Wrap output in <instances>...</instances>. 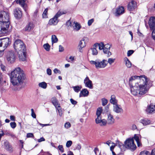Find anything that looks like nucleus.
<instances>
[{
  "mask_svg": "<svg viewBox=\"0 0 155 155\" xmlns=\"http://www.w3.org/2000/svg\"><path fill=\"white\" fill-rule=\"evenodd\" d=\"M135 79L136 77L134 76L129 79V83L131 94L134 96L144 94L147 91V77L145 75L141 76L139 83Z\"/></svg>",
  "mask_w": 155,
  "mask_h": 155,
  "instance_id": "nucleus-1",
  "label": "nucleus"
},
{
  "mask_svg": "<svg viewBox=\"0 0 155 155\" xmlns=\"http://www.w3.org/2000/svg\"><path fill=\"white\" fill-rule=\"evenodd\" d=\"M25 78V77L23 71L20 68H15L11 72L10 81L14 86H17L21 88Z\"/></svg>",
  "mask_w": 155,
  "mask_h": 155,
  "instance_id": "nucleus-2",
  "label": "nucleus"
},
{
  "mask_svg": "<svg viewBox=\"0 0 155 155\" xmlns=\"http://www.w3.org/2000/svg\"><path fill=\"white\" fill-rule=\"evenodd\" d=\"M9 13L8 10L0 11V35L6 33L9 27Z\"/></svg>",
  "mask_w": 155,
  "mask_h": 155,
  "instance_id": "nucleus-3",
  "label": "nucleus"
},
{
  "mask_svg": "<svg viewBox=\"0 0 155 155\" xmlns=\"http://www.w3.org/2000/svg\"><path fill=\"white\" fill-rule=\"evenodd\" d=\"M14 47L15 51L18 52L20 60L24 61L26 58V48L23 42L19 39H17L15 42Z\"/></svg>",
  "mask_w": 155,
  "mask_h": 155,
  "instance_id": "nucleus-4",
  "label": "nucleus"
},
{
  "mask_svg": "<svg viewBox=\"0 0 155 155\" xmlns=\"http://www.w3.org/2000/svg\"><path fill=\"white\" fill-rule=\"evenodd\" d=\"M90 63L91 64H94L97 69L104 68L107 64V61L105 59L102 61H100L98 59L96 60L95 61H91Z\"/></svg>",
  "mask_w": 155,
  "mask_h": 155,
  "instance_id": "nucleus-5",
  "label": "nucleus"
},
{
  "mask_svg": "<svg viewBox=\"0 0 155 155\" xmlns=\"http://www.w3.org/2000/svg\"><path fill=\"white\" fill-rule=\"evenodd\" d=\"M66 13V11L59 10L55 15L54 17L51 19L49 21V24L50 25H56L58 21V18L63 14Z\"/></svg>",
  "mask_w": 155,
  "mask_h": 155,
  "instance_id": "nucleus-6",
  "label": "nucleus"
},
{
  "mask_svg": "<svg viewBox=\"0 0 155 155\" xmlns=\"http://www.w3.org/2000/svg\"><path fill=\"white\" fill-rule=\"evenodd\" d=\"M124 143L125 147L127 149L134 151L136 148L133 138L127 139L125 141Z\"/></svg>",
  "mask_w": 155,
  "mask_h": 155,
  "instance_id": "nucleus-7",
  "label": "nucleus"
},
{
  "mask_svg": "<svg viewBox=\"0 0 155 155\" xmlns=\"http://www.w3.org/2000/svg\"><path fill=\"white\" fill-rule=\"evenodd\" d=\"M148 23L150 29L153 30L152 36L153 39L155 40V17L153 16L150 17Z\"/></svg>",
  "mask_w": 155,
  "mask_h": 155,
  "instance_id": "nucleus-8",
  "label": "nucleus"
},
{
  "mask_svg": "<svg viewBox=\"0 0 155 155\" xmlns=\"http://www.w3.org/2000/svg\"><path fill=\"white\" fill-rule=\"evenodd\" d=\"M16 57V54L13 51L8 52L6 55L7 60L10 63H12L15 61Z\"/></svg>",
  "mask_w": 155,
  "mask_h": 155,
  "instance_id": "nucleus-9",
  "label": "nucleus"
},
{
  "mask_svg": "<svg viewBox=\"0 0 155 155\" xmlns=\"http://www.w3.org/2000/svg\"><path fill=\"white\" fill-rule=\"evenodd\" d=\"M11 43V41L8 38L2 39V48H0V52L3 51Z\"/></svg>",
  "mask_w": 155,
  "mask_h": 155,
  "instance_id": "nucleus-10",
  "label": "nucleus"
},
{
  "mask_svg": "<svg viewBox=\"0 0 155 155\" xmlns=\"http://www.w3.org/2000/svg\"><path fill=\"white\" fill-rule=\"evenodd\" d=\"M88 41V39L87 37H84L80 41L78 46L80 51L81 52L82 49L86 46V44Z\"/></svg>",
  "mask_w": 155,
  "mask_h": 155,
  "instance_id": "nucleus-11",
  "label": "nucleus"
},
{
  "mask_svg": "<svg viewBox=\"0 0 155 155\" xmlns=\"http://www.w3.org/2000/svg\"><path fill=\"white\" fill-rule=\"evenodd\" d=\"M111 46V45L110 44H105L104 47L103 49L104 54H107L108 57H109L112 55L111 52L109 51Z\"/></svg>",
  "mask_w": 155,
  "mask_h": 155,
  "instance_id": "nucleus-12",
  "label": "nucleus"
},
{
  "mask_svg": "<svg viewBox=\"0 0 155 155\" xmlns=\"http://www.w3.org/2000/svg\"><path fill=\"white\" fill-rule=\"evenodd\" d=\"M84 83L85 87L91 89L93 88V85L92 81L90 80L88 77L87 76L84 80Z\"/></svg>",
  "mask_w": 155,
  "mask_h": 155,
  "instance_id": "nucleus-13",
  "label": "nucleus"
},
{
  "mask_svg": "<svg viewBox=\"0 0 155 155\" xmlns=\"http://www.w3.org/2000/svg\"><path fill=\"white\" fill-rule=\"evenodd\" d=\"M136 2L133 0L130 2L127 6V9L130 11H133L136 7Z\"/></svg>",
  "mask_w": 155,
  "mask_h": 155,
  "instance_id": "nucleus-14",
  "label": "nucleus"
},
{
  "mask_svg": "<svg viewBox=\"0 0 155 155\" xmlns=\"http://www.w3.org/2000/svg\"><path fill=\"white\" fill-rule=\"evenodd\" d=\"M155 110V104H150L147 107L146 111L148 113L151 114Z\"/></svg>",
  "mask_w": 155,
  "mask_h": 155,
  "instance_id": "nucleus-15",
  "label": "nucleus"
},
{
  "mask_svg": "<svg viewBox=\"0 0 155 155\" xmlns=\"http://www.w3.org/2000/svg\"><path fill=\"white\" fill-rule=\"evenodd\" d=\"M124 12V8L123 6L119 7L116 9L115 15L118 16L123 14Z\"/></svg>",
  "mask_w": 155,
  "mask_h": 155,
  "instance_id": "nucleus-16",
  "label": "nucleus"
},
{
  "mask_svg": "<svg viewBox=\"0 0 155 155\" xmlns=\"http://www.w3.org/2000/svg\"><path fill=\"white\" fill-rule=\"evenodd\" d=\"M15 17L18 18H20L22 16V12L19 8H16L14 11Z\"/></svg>",
  "mask_w": 155,
  "mask_h": 155,
  "instance_id": "nucleus-17",
  "label": "nucleus"
},
{
  "mask_svg": "<svg viewBox=\"0 0 155 155\" xmlns=\"http://www.w3.org/2000/svg\"><path fill=\"white\" fill-rule=\"evenodd\" d=\"M113 110L115 112L117 113H121L123 111L120 106L117 104L113 106Z\"/></svg>",
  "mask_w": 155,
  "mask_h": 155,
  "instance_id": "nucleus-18",
  "label": "nucleus"
},
{
  "mask_svg": "<svg viewBox=\"0 0 155 155\" xmlns=\"http://www.w3.org/2000/svg\"><path fill=\"white\" fill-rule=\"evenodd\" d=\"M107 121V124H112L114 122V119L113 116L110 114H109L108 115Z\"/></svg>",
  "mask_w": 155,
  "mask_h": 155,
  "instance_id": "nucleus-19",
  "label": "nucleus"
},
{
  "mask_svg": "<svg viewBox=\"0 0 155 155\" xmlns=\"http://www.w3.org/2000/svg\"><path fill=\"white\" fill-rule=\"evenodd\" d=\"M89 92L87 89H84L81 91L79 94V97H87L88 94Z\"/></svg>",
  "mask_w": 155,
  "mask_h": 155,
  "instance_id": "nucleus-20",
  "label": "nucleus"
},
{
  "mask_svg": "<svg viewBox=\"0 0 155 155\" xmlns=\"http://www.w3.org/2000/svg\"><path fill=\"white\" fill-rule=\"evenodd\" d=\"M105 45L103 42H101L100 43H97L94 44V47L97 48L98 46V48L99 50H101L103 49Z\"/></svg>",
  "mask_w": 155,
  "mask_h": 155,
  "instance_id": "nucleus-21",
  "label": "nucleus"
},
{
  "mask_svg": "<svg viewBox=\"0 0 155 155\" xmlns=\"http://www.w3.org/2000/svg\"><path fill=\"white\" fill-rule=\"evenodd\" d=\"M34 27L33 24L31 23H28L25 27L24 30L25 31H29L32 29Z\"/></svg>",
  "mask_w": 155,
  "mask_h": 155,
  "instance_id": "nucleus-22",
  "label": "nucleus"
},
{
  "mask_svg": "<svg viewBox=\"0 0 155 155\" xmlns=\"http://www.w3.org/2000/svg\"><path fill=\"white\" fill-rule=\"evenodd\" d=\"M97 47H94V45L93 46V47L91 48L89 50V52H91L92 55H97L98 54V52L96 49Z\"/></svg>",
  "mask_w": 155,
  "mask_h": 155,
  "instance_id": "nucleus-23",
  "label": "nucleus"
},
{
  "mask_svg": "<svg viewBox=\"0 0 155 155\" xmlns=\"http://www.w3.org/2000/svg\"><path fill=\"white\" fill-rule=\"evenodd\" d=\"M51 101L53 104L55 106L56 108L58 107V106H60V104H58V102L57 99L55 97H53L51 99Z\"/></svg>",
  "mask_w": 155,
  "mask_h": 155,
  "instance_id": "nucleus-24",
  "label": "nucleus"
},
{
  "mask_svg": "<svg viewBox=\"0 0 155 155\" xmlns=\"http://www.w3.org/2000/svg\"><path fill=\"white\" fill-rule=\"evenodd\" d=\"M110 102L114 105L117 104V101L116 99L115 96L114 95H113L111 96Z\"/></svg>",
  "mask_w": 155,
  "mask_h": 155,
  "instance_id": "nucleus-25",
  "label": "nucleus"
},
{
  "mask_svg": "<svg viewBox=\"0 0 155 155\" xmlns=\"http://www.w3.org/2000/svg\"><path fill=\"white\" fill-rule=\"evenodd\" d=\"M73 25L72 27L76 31H78L81 28V26L78 23H75V22H73Z\"/></svg>",
  "mask_w": 155,
  "mask_h": 155,
  "instance_id": "nucleus-26",
  "label": "nucleus"
},
{
  "mask_svg": "<svg viewBox=\"0 0 155 155\" xmlns=\"http://www.w3.org/2000/svg\"><path fill=\"white\" fill-rule=\"evenodd\" d=\"M133 138H134L136 141L137 146L138 147H140L141 145V143L140 141L139 136L136 134H135L134 137Z\"/></svg>",
  "mask_w": 155,
  "mask_h": 155,
  "instance_id": "nucleus-27",
  "label": "nucleus"
},
{
  "mask_svg": "<svg viewBox=\"0 0 155 155\" xmlns=\"http://www.w3.org/2000/svg\"><path fill=\"white\" fill-rule=\"evenodd\" d=\"M124 61L126 66L128 68H130L131 66V63L129 59L127 58H124Z\"/></svg>",
  "mask_w": 155,
  "mask_h": 155,
  "instance_id": "nucleus-28",
  "label": "nucleus"
},
{
  "mask_svg": "<svg viewBox=\"0 0 155 155\" xmlns=\"http://www.w3.org/2000/svg\"><path fill=\"white\" fill-rule=\"evenodd\" d=\"M51 40L52 45L54 43L57 42L58 41L57 38L55 35H52L51 36Z\"/></svg>",
  "mask_w": 155,
  "mask_h": 155,
  "instance_id": "nucleus-29",
  "label": "nucleus"
},
{
  "mask_svg": "<svg viewBox=\"0 0 155 155\" xmlns=\"http://www.w3.org/2000/svg\"><path fill=\"white\" fill-rule=\"evenodd\" d=\"M141 123L144 125H146L150 124V120L147 119H143L141 120Z\"/></svg>",
  "mask_w": 155,
  "mask_h": 155,
  "instance_id": "nucleus-30",
  "label": "nucleus"
},
{
  "mask_svg": "<svg viewBox=\"0 0 155 155\" xmlns=\"http://www.w3.org/2000/svg\"><path fill=\"white\" fill-rule=\"evenodd\" d=\"M39 86L40 87L43 89H45L47 87V84L45 82H43L39 83Z\"/></svg>",
  "mask_w": 155,
  "mask_h": 155,
  "instance_id": "nucleus-31",
  "label": "nucleus"
},
{
  "mask_svg": "<svg viewBox=\"0 0 155 155\" xmlns=\"http://www.w3.org/2000/svg\"><path fill=\"white\" fill-rule=\"evenodd\" d=\"M26 0H17L16 2L21 5L22 7H24Z\"/></svg>",
  "mask_w": 155,
  "mask_h": 155,
  "instance_id": "nucleus-32",
  "label": "nucleus"
},
{
  "mask_svg": "<svg viewBox=\"0 0 155 155\" xmlns=\"http://www.w3.org/2000/svg\"><path fill=\"white\" fill-rule=\"evenodd\" d=\"M43 47L44 49L47 51H49L50 48V46L47 43L43 45Z\"/></svg>",
  "mask_w": 155,
  "mask_h": 155,
  "instance_id": "nucleus-33",
  "label": "nucleus"
},
{
  "mask_svg": "<svg viewBox=\"0 0 155 155\" xmlns=\"http://www.w3.org/2000/svg\"><path fill=\"white\" fill-rule=\"evenodd\" d=\"M73 88L74 91L77 93L81 89V87L79 86H74L73 87Z\"/></svg>",
  "mask_w": 155,
  "mask_h": 155,
  "instance_id": "nucleus-34",
  "label": "nucleus"
},
{
  "mask_svg": "<svg viewBox=\"0 0 155 155\" xmlns=\"http://www.w3.org/2000/svg\"><path fill=\"white\" fill-rule=\"evenodd\" d=\"M107 121L105 119H103L101 120V122L99 124L101 126H104L106 125Z\"/></svg>",
  "mask_w": 155,
  "mask_h": 155,
  "instance_id": "nucleus-35",
  "label": "nucleus"
},
{
  "mask_svg": "<svg viewBox=\"0 0 155 155\" xmlns=\"http://www.w3.org/2000/svg\"><path fill=\"white\" fill-rule=\"evenodd\" d=\"M48 9L46 8L45 9L43 13L42 14V17L43 18H46L47 17V14L48 13Z\"/></svg>",
  "mask_w": 155,
  "mask_h": 155,
  "instance_id": "nucleus-36",
  "label": "nucleus"
},
{
  "mask_svg": "<svg viewBox=\"0 0 155 155\" xmlns=\"http://www.w3.org/2000/svg\"><path fill=\"white\" fill-rule=\"evenodd\" d=\"M102 112V109L101 107H99L97 110L96 115L97 116H100Z\"/></svg>",
  "mask_w": 155,
  "mask_h": 155,
  "instance_id": "nucleus-37",
  "label": "nucleus"
},
{
  "mask_svg": "<svg viewBox=\"0 0 155 155\" xmlns=\"http://www.w3.org/2000/svg\"><path fill=\"white\" fill-rule=\"evenodd\" d=\"M139 155H150V152L147 150L141 151Z\"/></svg>",
  "mask_w": 155,
  "mask_h": 155,
  "instance_id": "nucleus-38",
  "label": "nucleus"
},
{
  "mask_svg": "<svg viewBox=\"0 0 155 155\" xmlns=\"http://www.w3.org/2000/svg\"><path fill=\"white\" fill-rule=\"evenodd\" d=\"M101 120V118L100 116H97V117L95 119L96 123L97 124H99L100 123Z\"/></svg>",
  "mask_w": 155,
  "mask_h": 155,
  "instance_id": "nucleus-39",
  "label": "nucleus"
},
{
  "mask_svg": "<svg viewBox=\"0 0 155 155\" xmlns=\"http://www.w3.org/2000/svg\"><path fill=\"white\" fill-rule=\"evenodd\" d=\"M115 60V58H109L107 61V63H108L110 65H111L114 62Z\"/></svg>",
  "mask_w": 155,
  "mask_h": 155,
  "instance_id": "nucleus-40",
  "label": "nucleus"
},
{
  "mask_svg": "<svg viewBox=\"0 0 155 155\" xmlns=\"http://www.w3.org/2000/svg\"><path fill=\"white\" fill-rule=\"evenodd\" d=\"M59 113V115L60 116H61L62 114V111L61 110V108L60 106H58V107L56 108Z\"/></svg>",
  "mask_w": 155,
  "mask_h": 155,
  "instance_id": "nucleus-41",
  "label": "nucleus"
},
{
  "mask_svg": "<svg viewBox=\"0 0 155 155\" xmlns=\"http://www.w3.org/2000/svg\"><path fill=\"white\" fill-rule=\"evenodd\" d=\"M102 102V105L103 106L105 105L107 103V99L105 98H103L101 99Z\"/></svg>",
  "mask_w": 155,
  "mask_h": 155,
  "instance_id": "nucleus-42",
  "label": "nucleus"
},
{
  "mask_svg": "<svg viewBox=\"0 0 155 155\" xmlns=\"http://www.w3.org/2000/svg\"><path fill=\"white\" fill-rule=\"evenodd\" d=\"M72 143L71 140H69L67 141L66 143V147H70L72 145Z\"/></svg>",
  "mask_w": 155,
  "mask_h": 155,
  "instance_id": "nucleus-43",
  "label": "nucleus"
},
{
  "mask_svg": "<svg viewBox=\"0 0 155 155\" xmlns=\"http://www.w3.org/2000/svg\"><path fill=\"white\" fill-rule=\"evenodd\" d=\"M10 125L12 128L14 129L16 126V124L15 122H11Z\"/></svg>",
  "mask_w": 155,
  "mask_h": 155,
  "instance_id": "nucleus-44",
  "label": "nucleus"
},
{
  "mask_svg": "<svg viewBox=\"0 0 155 155\" xmlns=\"http://www.w3.org/2000/svg\"><path fill=\"white\" fill-rule=\"evenodd\" d=\"M94 19L93 18L89 20L87 22V24L89 26H91L92 24L94 22Z\"/></svg>",
  "mask_w": 155,
  "mask_h": 155,
  "instance_id": "nucleus-45",
  "label": "nucleus"
},
{
  "mask_svg": "<svg viewBox=\"0 0 155 155\" xmlns=\"http://www.w3.org/2000/svg\"><path fill=\"white\" fill-rule=\"evenodd\" d=\"M31 116L34 118H36V115L35 113L34 112V110L32 108L31 109Z\"/></svg>",
  "mask_w": 155,
  "mask_h": 155,
  "instance_id": "nucleus-46",
  "label": "nucleus"
},
{
  "mask_svg": "<svg viewBox=\"0 0 155 155\" xmlns=\"http://www.w3.org/2000/svg\"><path fill=\"white\" fill-rule=\"evenodd\" d=\"M71 126V124L69 122H66L65 124L64 127L67 129H68Z\"/></svg>",
  "mask_w": 155,
  "mask_h": 155,
  "instance_id": "nucleus-47",
  "label": "nucleus"
},
{
  "mask_svg": "<svg viewBox=\"0 0 155 155\" xmlns=\"http://www.w3.org/2000/svg\"><path fill=\"white\" fill-rule=\"evenodd\" d=\"M117 144H118V146L121 149H122L124 147V145L120 142L118 141V143H117Z\"/></svg>",
  "mask_w": 155,
  "mask_h": 155,
  "instance_id": "nucleus-48",
  "label": "nucleus"
},
{
  "mask_svg": "<svg viewBox=\"0 0 155 155\" xmlns=\"http://www.w3.org/2000/svg\"><path fill=\"white\" fill-rule=\"evenodd\" d=\"M58 149L61 151V152L62 153H63L64 152V149L63 148V146L61 145H59L58 147Z\"/></svg>",
  "mask_w": 155,
  "mask_h": 155,
  "instance_id": "nucleus-49",
  "label": "nucleus"
},
{
  "mask_svg": "<svg viewBox=\"0 0 155 155\" xmlns=\"http://www.w3.org/2000/svg\"><path fill=\"white\" fill-rule=\"evenodd\" d=\"M5 83V81L3 79V77L0 78V85H2Z\"/></svg>",
  "mask_w": 155,
  "mask_h": 155,
  "instance_id": "nucleus-50",
  "label": "nucleus"
},
{
  "mask_svg": "<svg viewBox=\"0 0 155 155\" xmlns=\"http://www.w3.org/2000/svg\"><path fill=\"white\" fill-rule=\"evenodd\" d=\"M134 51L132 50H130L128 51L127 55L128 56H130L134 53Z\"/></svg>",
  "mask_w": 155,
  "mask_h": 155,
  "instance_id": "nucleus-51",
  "label": "nucleus"
},
{
  "mask_svg": "<svg viewBox=\"0 0 155 155\" xmlns=\"http://www.w3.org/2000/svg\"><path fill=\"white\" fill-rule=\"evenodd\" d=\"M26 136L27 138L34 137V135L32 133H29L27 134Z\"/></svg>",
  "mask_w": 155,
  "mask_h": 155,
  "instance_id": "nucleus-52",
  "label": "nucleus"
},
{
  "mask_svg": "<svg viewBox=\"0 0 155 155\" xmlns=\"http://www.w3.org/2000/svg\"><path fill=\"white\" fill-rule=\"evenodd\" d=\"M73 23H71L70 21H68L66 22L67 25L68 26L72 27Z\"/></svg>",
  "mask_w": 155,
  "mask_h": 155,
  "instance_id": "nucleus-53",
  "label": "nucleus"
},
{
  "mask_svg": "<svg viewBox=\"0 0 155 155\" xmlns=\"http://www.w3.org/2000/svg\"><path fill=\"white\" fill-rule=\"evenodd\" d=\"M51 70L49 68L47 69L46 72L48 75H51Z\"/></svg>",
  "mask_w": 155,
  "mask_h": 155,
  "instance_id": "nucleus-54",
  "label": "nucleus"
},
{
  "mask_svg": "<svg viewBox=\"0 0 155 155\" xmlns=\"http://www.w3.org/2000/svg\"><path fill=\"white\" fill-rule=\"evenodd\" d=\"M70 101L72 104L76 105L77 103V102L76 101L74 100L73 99L71 98L70 99Z\"/></svg>",
  "mask_w": 155,
  "mask_h": 155,
  "instance_id": "nucleus-55",
  "label": "nucleus"
},
{
  "mask_svg": "<svg viewBox=\"0 0 155 155\" xmlns=\"http://www.w3.org/2000/svg\"><path fill=\"white\" fill-rule=\"evenodd\" d=\"M64 50V48L61 45H59V52H62Z\"/></svg>",
  "mask_w": 155,
  "mask_h": 155,
  "instance_id": "nucleus-56",
  "label": "nucleus"
},
{
  "mask_svg": "<svg viewBox=\"0 0 155 155\" xmlns=\"http://www.w3.org/2000/svg\"><path fill=\"white\" fill-rule=\"evenodd\" d=\"M45 140V139L43 137H42L38 140V142H41L42 141H44Z\"/></svg>",
  "mask_w": 155,
  "mask_h": 155,
  "instance_id": "nucleus-57",
  "label": "nucleus"
},
{
  "mask_svg": "<svg viewBox=\"0 0 155 155\" xmlns=\"http://www.w3.org/2000/svg\"><path fill=\"white\" fill-rule=\"evenodd\" d=\"M54 73L56 74L57 73H60V70L57 68H55L54 70Z\"/></svg>",
  "mask_w": 155,
  "mask_h": 155,
  "instance_id": "nucleus-58",
  "label": "nucleus"
},
{
  "mask_svg": "<svg viewBox=\"0 0 155 155\" xmlns=\"http://www.w3.org/2000/svg\"><path fill=\"white\" fill-rule=\"evenodd\" d=\"M38 124L40 125H41L42 127H44V126H49L50 125V124H41V123H39L38 122Z\"/></svg>",
  "mask_w": 155,
  "mask_h": 155,
  "instance_id": "nucleus-59",
  "label": "nucleus"
},
{
  "mask_svg": "<svg viewBox=\"0 0 155 155\" xmlns=\"http://www.w3.org/2000/svg\"><path fill=\"white\" fill-rule=\"evenodd\" d=\"M5 146L6 149H10L9 145L8 143H5Z\"/></svg>",
  "mask_w": 155,
  "mask_h": 155,
  "instance_id": "nucleus-60",
  "label": "nucleus"
},
{
  "mask_svg": "<svg viewBox=\"0 0 155 155\" xmlns=\"http://www.w3.org/2000/svg\"><path fill=\"white\" fill-rule=\"evenodd\" d=\"M10 119L12 121H15V117L13 115H11L10 116Z\"/></svg>",
  "mask_w": 155,
  "mask_h": 155,
  "instance_id": "nucleus-61",
  "label": "nucleus"
},
{
  "mask_svg": "<svg viewBox=\"0 0 155 155\" xmlns=\"http://www.w3.org/2000/svg\"><path fill=\"white\" fill-rule=\"evenodd\" d=\"M76 148L78 150H80L81 148V144H78L76 147Z\"/></svg>",
  "mask_w": 155,
  "mask_h": 155,
  "instance_id": "nucleus-62",
  "label": "nucleus"
},
{
  "mask_svg": "<svg viewBox=\"0 0 155 155\" xmlns=\"http://www.w3.org/2000/svg\"><path fill=\"white\" fill-rule=\"evenodd\" d=\"M151 155H155V148L152 150L151 152Z\"/></svg>",
  "mask_w": 155,
  "mask_h": 155,
  "instance_id": "nucleus-63",
  "label": "nucleus"
},
{
  "mask_svg": "<svg viewBox=\"0 0 155 155\" xmlns=\"http://www.w3.org/2000/svg\"><path fill=\"white\" fill-rule=\"evenodd\" d=\"M94 151L95 152V154L96 155H97V152H98L99 151L98 150L97 148H95L94 149Z\"/></svg>",
  "mask_w": 155,
  "mask_h": 155,
  "instance_id": "nucleus-64",
  "label": "nucleus"
}]
</instances>
